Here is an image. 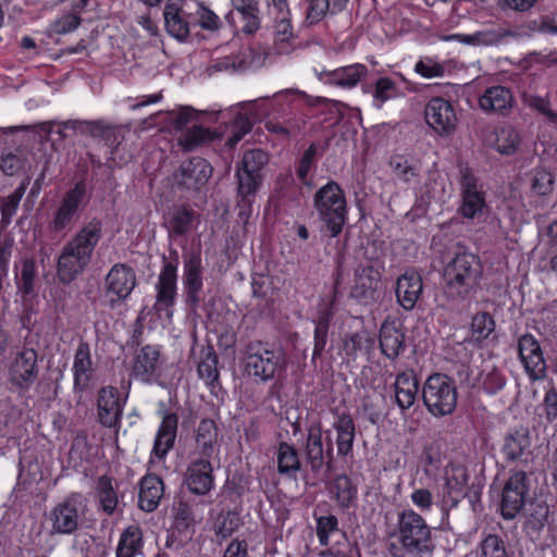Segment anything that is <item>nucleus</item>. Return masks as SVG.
<instances>
[{"label":"nucleus","mask_w":557,"mask_h":557,"mask_svg":"<svg viewBox=\"0 0 557 557\" xmlns=\"http://www.w3.org/2000/svg\"><path fill=\"white\" fill-rule=\"evenodd\" d=\"M313 164V144L309 145V147L304 152L301 159L298 161L296 165V176L300 183L304 185L310 186V178L308 176L309 171Z\"/></svg>","instance_id":"69168bd1"},{"label":"nucleus","mask_w":557,"mask_h":557,"mask_svg":"<svg viewBox=\"0 0 557 557\" xmlns=\"http://www.w3.org/2000/svg\"><path fill=\"white\" fill-rule=\"evenodd\" d=\"M184 484L187 490L198 496L207 495L214 487L213 467L206 458H196L187 466Z\"/></svg>","instance_id":"4be33fe9"},{"label":"nucleus","mask_w":557,"mask_h":557,"mask_svg":"<svg viewBox=\"0 0 557 557\" xmlns=\"http://www.w3.org/2000/svg\"><path fill=\"white\" fill-rule=\"evenodd\" d=\"M123 406L119 389L108 385L99 389L97 396V419L104 428H115L121 423Z\"/></svg>","instance_id":"5701e85b"},{"label":"nucleus","mask_w":557,"mask_h":557,"mask_svg":"<svg viewBox=\"0 0 557 557\" xmlns=\"http://www.w3.org/2000/svg\"><path fill=\"white\" fill-rule=\"evenodd\" d=\"M195 500L180 499L173 506V522L166 546L171 547L177 542V546L191 540L197 523L194 512Z\"/></svg>","instance_id":"dca6fc26"},{"label":"nucleus","mask_w":557,"mask_h":557,"mask_svg":"<svg viewBox=\"0 0 557 557\" xmlns=\"http://www.w3.org/2000/svg\"><path fill=\"white\" fill-rule=\"evenodd\" d=\"M196 212L187 207L181 206L173 209L168 219L170 236H183L187 234L194 224Z\"/></svg>","instance_id":"37998d69"},{"label":"nucleus","mask_w":557,"mask_h":557,"mask_svg":"<svg viewBox=\"0 0 557 557\" xmlns=\"http://www.w3.org/2000/svg\"><path fill=\"white\" fill-rule=\"evenodd\" d=\"M549 508L545 502H533L527 509V523L533 530L542 529L548 518Z\"/></svg>","instance_id":"6e6d98bb"},{"label":"nucleus","mask_w":557,"mask_h":557,"mask_svg":"<svg viewBox=\"0 0 557 557\" xmlns=\"http://www.w3.org/2000/svg\"><path fill=\"white\" fill-rule=\"evenodd\" d=\"M462 203L459 212L463 218L473 219L485 206L484 194L478 189L475 176L466 169L461 175Z\"/></svg>","instance_id":"a878e982"},{"label":"nucleus","mask_w":557,"mask_h":557,"mask_svg":"<svg viewBox=\"0 0 557 557\" xmlns=\"http://www.w3.org/2000/svg\"><path fill=\"white\" fill-rule=\"evenodd\" d=\"M37 275L36 263L33 258H26L22 262L21 280L18 288L24 295H30L34 292L35 278Z\"/></svg>","instance_id":"4d7b16f0"},{"label":"nucleus","mask_w":557,"mask_h":557,"mask_svg":"<svg viewBox=\"0 0 557 557\" xmlns=\"http://www.w3.org/2000/svg\"><path fill=\"white\" fill-rule=\"evenodd\" d=\"M315 210L322 222L321 233L336 237L346 220V199L335 182H329L315 193Z\"/></svg>","instance_id":"39448f33"},{"label":"nucleus","mask_w":557,"mask_h":557,"mask_svg":"<svg viewBox=\"0 0 557 557\" xmlns=\"http://www.w3.org/2000/svg\"><path fill=\"white\" fill-rule=\"evenodd\" d=\"M424 116L428 125L442 136L451 134L457 125L454 107L442 97L432 98L428 102Z\"/></svg>","instance_id":"6ab92c4d"},{"label":"nucleus","mask_w":557,"mask_h":557,"mask_svg":"<svg viewBox=\"0 0 557 557\" xmlns=\"http://www.w3.org/2000/svg\"><path fill=\"white\" fill-rule=\"evenodd\" d=\"M345 106L339 101L329 100L326 98L315 97V127L319 126L325 132V145L334 136L332 129L341 122L344 116Z\"/></svg>","instance_id":"bb28decb"},{"label":"nucleus","mask_w":557,"mask_h":557,"mask_svg":"<svg viewBox=\"0 0 557 557\" xmlns=\"http://www.w3.org/2000/svg\"><path fill=\"white\" fill-rule=\"evenodd\" d=\"M515 103L513 95L508 87L495 85L485 89L479 99L480 108L485 112L507 115Z\"/></svg>","instance_id":"473e14b6"},{"label":"nucleus","mask_w":557,"mask_h":557,"mask_svg":"<svg viewBox=\"0 0 557 557\" xmlns=\"http://www.w3.org/2000/svg\"><path fill=\"white\" fill-rule=\"evenodd\" d=\"M414 72L424 78L442 77L445 73L444 65L431 58L418 61L414 65Z\"/></svg>","instance_id":"0e129e2a"},{"label":"nucleus","mask_w":557,"mask_h":557,"mask_svg":"<svg viewBox=\"0 0 557 557\" xmlns=\"http://www.w3.org/2000/svg\"><path fill=\"white\" fill-rule=\"evenodd\" d=\"M137 286V276L134 269L126 263H115L107 273L103 281V290L110 296L107 305L114 309L126 301Z\"/></svg>","instance_id":"ddd939ff"},{"label":"nucleus","mask_w":557,"mask_h":557,"mask_svg":"<svg viewBox=\"0 0 557 557\" xmlns=\"http://www.w3.org/2000/svg\"><path fill=\"white\" fill-rule=\"evenodd\" d=\"M519 143V135L513 127H503L496 135L495 149L502 154L510 156L517 151Z\"/></svg>","instance_id":"603ef678"},{"label":"nucleus","mask_w":557,"mask_h":557,"mask_svg":"<svg viewBox=\"0 0 557 557\" xmlns=\"http://www.w3.org/2000/svg\"><path fill=\"white\" fill-rule=\"evenodd\" d=\"M218 362L219 358L213 346L208 345L201 348L197 372L211 389L220 387Z\"/></svg>","instance_id":"79ce46f5"},{"label":"nucleus","mask_w":557,"mask_h":557,"mask_svg":"<svg viewBox=\"0 0 557 557\" xmlns=\"http://www.w3.org/2000/svg\"><path fill=\"white\" fill-rule=\"evenodd\" d=\"M395 403L401 411L411 408L416 401L419 383L412 370L403 371L396 375L393 384Z\"/></svg>","instance_id":"c9c22d12"},{"label":"nucleus","mask_w":557,"mask_h":557,"mask_svg":"<svg viewBox=\"0 0 557 557\" xmlns=\"http://www.w3.org/2000/svg\"><path fill=\"white\" fill-rule=\"evenodd\" d=\"M380 348L384 356L395 360L406 349L405 333L394 320H385L380 327Z\"/></svg>","instance_id":"7c9ffc66"},{"label":"nucleus","mask_w":557,"mask_h":557,"mask_svg":"<svg viewBox=\"0 0 557 557\" xmlns=\"http://www.w3.org/2000/svg\"><path fill=\"white\" fill-rule=\"evenodd\" d=\"M143 549V530L138 524H131L120 535L115 557H137L144 554Z\"/></svg>","instance_id":"58836bf2"},{"label":"nucleus","mask_w":557,"mask_h":557,"mask_svg":"<svg viewBox=\"0 0 557 557\" xmlns=\"http://www.w3.org/2000/svg\"><path fill=\"white\" fill-rule=\"evenodd\" d=\"M160 357L158 345L143 346L135 355L131 375L145 384L156 382L161 375Z\"/></svg>","instance_id":"aec40b11"},{"label":"nucleus","mask_w":557,"mask_h":557,"mask_svg":"<svg viewBox=\"0 0 557 557\" xmlns=\"http://www.w3.org/2000/svg\"><path fill=\"white\" fill-rule=\"evenodd\" d=\"M234 11L226 15V20L236 24V17L243 23L242 30L245 34H253L260 27L258 3L255 0H232Z\"/></svg>","instance_id":"72a5a7b5"},{"label":"nucleus","mask_w":557,"mask_h":557,"mask_svg":"<svg viewBox=\"0 0 557 557\" xmlns=\"http://www.w3.org/2000/svg\"><path fill=\"white\" fill-rule=\"evenodd\" d=\"M164 494V484L154 473L146 474L139 483L138 506L146 512H152L160 504Z\"/></svg>","instance_id":"f704fd0d"},{"label":"nucleus","mask_w":557,"mask_h":557,"mask_svg":"<svg viewBox=\"0 0 557 557\" xmlns=\"http://www.w3.org/2000/svg\"><path fill=\"white\" fill-rule=\"evenodd\" d=\"M212 174V168L207 160L196 157L183 162L175 173L176 183L186 189H199Z\"/></svg>","instance_id":"393cba45"},{"label":"nucleus","mask_w":557,"mask_h":557,"mask_svg":"<svg viewBox=\"0 0 557 557\" xmlns=\"http://www.w3.org/2000/svg\"><path fill=\"white\" fill-rule=\"evenodd\" d=\"M529 487L530 481L525 471L510 470L500 502V513L505 520L515 519L523 509Z\"/></svg>","instance_id":"4468645a"},{"label":"nucleus","mask_w":557,"mask_h":557,"mask_svg":"<svg viewBox=\"0 0 557 557\" xmlns=\"http://www.w3.org/2000/svg\"><path fill=\"white\" fill-rule=\"evenodd\" d=\"M87 511V498L78 492L69 494L49 512L51 533L70 535L83 523Z\"/></svg>","instance_id":"6e6552de"},{"label":"nucleus","mask_w":557,"mask_h":557,"mask_svg":"<svg viewBox=\"0 0 557 557\" xmlns=\"http://www.w3.org/2000/svg\"><path fill=\"white\" fill-rule=\"evenodd\" d=\"M269 162L268 154L262 149H251L243 154L236 168L237 198L239 214L250 211L255 197L262 184V171Z\"/></svg>","instance_id":"20e7f679"},{"label":"nucleus","mask_w":557,"mask_h":557,"mask_svg":"<svg viewBox=\"0 0 557 557\" xmlns=\"http://www.w3.org/2000/svg\"><path fill=\"white\" fill-rule=\"evenodd\" d=\"M90 195L84 180L74 184L62 197L59 207L49 222V231L60 234L71 230L74 222L79 218L81 212L88 205Z\"/></svg>","instance_id":"1a4fd4ad"},{"label":"nucleus","mask_w":557,"mask_h":557,"mask_svg":"<svg viewBox=\"0 0 557 557\" xmlns=\"http://www.w3.org/2000/svg\"><path fill=\"white\" fill-rule=\"evenodd\" d=\"M178 417L174 412L163 416L159 425L151 454L162 460L173 448L177 435Z\"/></svg>","instance_id":"2f4dec72"},{"label":"nucleus","mask_w":557,"mask_h":557,"mask_svg":"<svg viewBox=\"0 0 557 557\" xmlns=\"http://www.w3.org/2000/svg\"><path fill=\"white\" fill-rule=\"evenodd\" d=\"M53 145L45 140L35 143L30 150H27V157L33 168L41 165V172H48L52 159Z\"/></svg>","instance_id":"3c124183"},{"label":"nucleus","mask_w":557,"mask_h":557,"mask_svg":"<svg viewBox=\"0 0 557 557\" xmlns=\"http://www.w3.org/2000/svg\"><path fill=\"white\" fill-rule=\"evenodd\" d=\"M388 164L395 176L404 183H410L412 178L419 176L420 164L413 159H409L401 154H395L391 157Z\"/></svg>","instance_id":"a18cd8bd"},{"label":"nucleus","mask_w":557,"mask_h":557,"mask_svg":"<svg viewBox=\"0 0 557 557\" xmlns=\"http://www.w3.org/2000/svg\"><path fill=\"white\" fill-rule=\"evenodd\" d=\"M277 468L281 473L293 474L299 470V460L296 450L286 443H282L277 454Z\"/></svg>","instance_id":"864d4df0"},{"label":"nucleus","mask_w":557,"mask_h":557,"mask_svg":"<svg viewBox=\"0 0 557 557\" xmlns=\"http://www.w3.org/2000/svg\"><path fill=\"white\" fill-rule=\"evenodd\" d=\"M196 15L198 17V24L202 29L214 32L221 27L220 17L202 3L198 4Z\"/></svg>","instance_id":"e2e57ef3"},{"label":"nucleus","mask_w":557,"mask_h":557,"mask_svg":"<svg viewBox=\"0 0 557 557\" xmlns=\"http://www.w3.org/2000/svg\"><path fill=\"white\" fill-rule=\"evenodd\" d=\"M380 281L381 274L372 264H359L355 269V280L350 290L351 297L364 305L376 301Z\"/></svg>","instance_id":"412c9836"},{"label":"nucleus","mask_w":557,"mask_h":557,"mask_svg":"<svg viewBox=\"0 0 557 557\" xmlns=\"http://www.w3.org/2000/svg\"><path fill=\"white\" fill-rule=\"evenodd\" d=\"M476 557H513L506 536L496 533H482L476 546Z\"/></svg>","instance_id":"ea45409f"},{"label":"nucleus","mask_w":557,"mask_h":557,"mask_svg":"<svg viewBox=\"0 0 557 557\" xmlns=\"http://www.w3.org/2000/svg\"><path fill=\"white\" fill-rule=\"evenodd\" d=\"M252 128L251 121L240 112H237L225 125V129L215 134L210 128L202 126H193L183 133L178 138L180 146L186 151H193L197 146L213 140L216 136L225 138V146L230 149L243 139Z\"/></svg>","instance_id":"423d86ee"},{"label":"nucleus","mask_w":557,"mask_h":557,"mask_svg":"<svg viewBox=\"0 0 557 557\" xmlns=\"http://www.w3.org/2000/svg\"><path fill=\"white\" fill-rule=\"evenodd\" d=\"M423 292L421 275L414 270H408L396 282L397 302L406 311L412 310Z\"/></svg>","instance_id":"cd10ccee"},{"label":"nucleus","mask_w":557,"mask_h":557,"mask_svg":"<svg viewBox=\"0 0 557 557\" xmlns=\"http://www.w3.org/2000/svg\"><path fill=\"white\" fill-rule=\"evenodd\" d=\"M220 451L219 430L212 419L200 420L195 431V454L197 458L210 460Z\"/></svg>","instance_id":"c85d7f7f"},{"label":"nucleus","mask_w":557,"mask_h":557,"mask_svg":"<svg viewBox=\"0 0 557 557\" xmlns=\"http://www.w3.org/2000/svg\"><path fill=\"white\" fill-rule=\"evenodd\" d=\"M72 371L73 393L78 395V401H81L83 394L89 389L96 372V366L91 358L90 346L87 342H79L74 354Z\"/></svg>","instance_id":"a211bd4d"},{"label":"nucleus","mask_w":557,"mask_h":557,"mask_svg":"<svg viewBox=\"0 0 557 557\" xmlns=\"http://www.w3.org/2000/svg\"><path fill=\"white\" fill-rule=\"evenodd\" d=\"M519 358L530 379L539 380L545 375L546 363L540 343L532 334H524L518 341Z\"/></svg>","instance_id":"b1692460"},{"label":"nucleus","mask_w":557,"mask_h":557,"mask_svg":"<svg viewBox=\"0 0 557 557\" xmlns=\"http://www.w3.org/2000/svg\"><path fill=\"white\" fill-rule=\"evenodd\" d=\"M165 29L170 36L181 42L187 40L190 29L185 12L178 0H168L163 10Z\"/></svg>","instance_id":"e433bc0d"},{"label":"nucleus","mask_w":557,"mask_h":557,"mask_svg":"<svg viewBox=\"0 0 557 557\" xmlns=\"http://www.w3.org/2000/svg\"><path fill=\"white\" fill-rule=\"evenodd\" d=\"M102 226L101 220L92 218L64 244L57 260V276L61 284L69 285L85 272L102 238Z\"/></svg>","instance_id":"f257e3e1"},{"label":"nucleus","mask_w":557,"mask_h":557,"mask_svg":"<svg viewBox=\"0 0 557 557\" xmlns=\"http://www.w3.org/2000/svg\"><path fill=\"white\" fill-rule=\"evenodd\" d=\"M396 534L401 548L409 555L422 557L435 549L432 528L412 509L398 513Z\"/></svg>","instance_id":"7ed1b4c3"},{"label":"nucleus","mask_w":557,"mask_h":557,"mask_svg":"<svg viewBox=\"0 0 557 557\" xmlns=\"http://www.w3.org/2000/svg\"><path fill=\"white\" fill-rule=\"evenodd\" d=\"M96 138L102 139L110 148V153L113 154L123 140L122 129L104 124L103 121H101Z\"/></svg>","instance_id":"052dcab7"},{"label":"nucleus","mask_w":557,"mask_h":557,"mask_svg":"<svg viewBox=\"0 0 557 557\" xmlns=\"http://www.w3.org/2000/svg\"><path fill=\"white\" fill-rule=\"evenodd\" d=\"M401 96L403 92L389 77H380L374 83L373 99L376 108H381L386 101Z\"/></svg>","instance_id":"8fccbe9b"},{"label":"nucleus","mask_w":557,"mask_h":557,"mask_svg":"<svg viewBox=\"0 0 557 557\" xmlns=\"http://www.w3.org/2000/svg\"><path fill=\"white\" fill-rule=\"evenodd\" d=\"M234 58L238 72L260 66L262 63L260 53L252 47L243 48Z\"/></svg>","instance_id":"bf43d9fd"},{"label":"nucleus","mask_w":557,"mask_h":557,"mask_svg":"<svg viewBox=\"0 0 557 557\" xmlns=\"http://www.w3.org/2000/svg\"><path fill=\"white\" fill-rule=\"evenodd\" d=\"M480 258L471 252H457L444 268V294L453 302L467 300L480 287L482 277Z\"/></svg>","instance_id":"f03ea898"},{"label":"nucleus","mask_w":557,"mask_h":557,"mask_svg":"<svg viewBox=\"0 0 557 557\" xmlns=\"http://www.w3.org/2000/svg\"><path fill=\"white\" fill-rule=\"evenodd\" d=\"M333 318L331 306H326L319 312V319L315 323V356L324 348L330 321Z\"/></svg>","instance_id":"5fc2aeb1"},{"label":"nucleus","mask_w":557,"mask_h":557,"mask_svg":"<svg viewBox=\"0 0 557 557\" xmlns=\"http://www.w3.org/2000/svg\"><path fill=\"white\" fill-rule=\"evenodd\" d=\"M30 175H26V177L21 182L20 186L8 197L1 199V220L4 225H9L12 221V218L16 213L20 201L23 198L29 183Z\"/></svg>","instance_id":"49530a36"},{"label":"nucleus","mask_w":557,"mask_h":557,"mask_svg":"<svg viewBox=\"0 0 557 557\" xmlns=\"http://www.w3.org/2000/svg\"><path fill=\"white\" fill-rule=\"evenodd\" d=\"M33 164L27 157V150L24 148L4 149L0 157V170L3 174L12 176L20 171L28 172Z\"/></svg>","instance_id":"a19ab883"},{"label":"nucleus","mask_w":557,"mask_h":557,"mask_svg":"<svg viewBox=\"0 0 557 557\" xmlns=\"http://www.w3.org/2000/svg\"><path fill=\"white\" fill-rule=\"evenodd\" d=\"M97 496L100 508L107 513L112 515L117 506V494L113 487L112 478L101 475L97 481Z\"/></svg>","instance_id":"de8ad7c7"},{"label":"nucleus","mask_w":557,"mask_h":557,"mask_svg":"<svg viewBox=\"0 0 557 557\" xmlns=\"http://www.w3.org/2000/svg\"><path fill=\"white\" fill-rule=\"evenodd\" d=\"M368 73L366 65L355 63L348 66L338 67L329 73H320L319 79L344 88L355 87Z\"/></svg>","instance_id":"4c0bfd02"},{"label":"nucleus","mask_w":557,"mask_h":557,"mask_svg":"<svg viewBox=\"0 0 557 557\" xmlns=\"http://www.w3.org/2000/svg\"><path fill=\"white\" fill-rule=\"evenodd\" d=\"M495 320L486 311L476 312L471 321V336L475 342H483L495 331Z\"/></svg>","instance_id":"09e8293b"},{"label":"nucleus","mask_w":557,"mask_h":557,"mask_svg":"<svg viewBox=\"0 0 557 557\" xmlns=\"http://www.w3.org/2000/svg\"><path fill=\"white\" fill-rule=\"evenodd\" d=\"M529 106L545 115L549 123L557 125V112L552 109V103L548 98L531 96L529 98Z\"/></svg>","instance_id":"774afa93"},{"label":"nucleus","mask_w":557,"mask_h":557,"mask_svg":"<svg viewBox=\"0 0 557 557\" xmlns=\"http://www.w3.org/2000/svg\"><path fill=\"white\" fill-rule=\"evenodd\" d=\"M82 18L73 13H67L54 20L50 26L49 32L58 35H64L74 32L81 25Z\"/></svg>","instance_id":"680f3d73"},{"label":"nucleus","mask_w":557,"mask_h":557,"mask_svg":"<svg viewBox=\"0 0 557 557\" xmlns=\"http://www.w3.org/2000/svg\"><path fill=\"white\" fill-rule=\"evenodd\" d=\"M457 397L455 381L446 374L434 373L423 384V404L435 418L451 414L457 406Z\"/></svg>","instance_id":"0eeeda50"},{"label":"nucleus","mask_w":557,"mask_h":557,"mask_svg":"<svg viewBox=\"0 0 557 557\" xmlns=\"http://www.w3.org/2000/svg\"><path fill=\"white\" fill-rule=\"evenodd\" d=\"M182 281L185 304L190 311H196L203 289V265L200 251L188 250L183 253Z\"/></svg>","instance_id":"f8f14e48"},{"label":"nucleus","mask_w":557,"mask_h":557,"mask_svg":"<svg viewBox=\"0 0 557 557\" xmlns=\"http://www.w3.org/2000/svg\"><path fill=\"white\" fill-rule=\"evenodd\" d=\"M323 478L325 490L331 499H334L342 510H347L356 505L358 488L346 474H334L333 457L327 455Z\"/></svg>","instance_id":"2eb2a0df"},{"label":"nucleus","mask_w":557,"mask_h":557,"mask_svg":"<svg viewBox=\"0 0 557 557\" xmlns=\"http://www.w3.org/2000/svg\"><path fill=\"white\" fill-rule=\"evenodd\" d=\"M38 352L24 345L12 354L8 367V382L18 393H26L39 377Z\"/></svg>","instance_id":"9d476101"},{"label":"nucleus","mask_w":557,"mask_h":557,"mask_svg":"<svg viewBox=\"0 0 557 557\" xmlns=\"http://www.w3.org/2000/svg\"><path fill=\"white\" fill-rule=\"evenodd\" d=\"M163 264L158 275L156 283V311H165L170 317L171 309L176 302L177 296V267H178V252L171 249L170 257L162 258Z\"/></svg>","instance_id":"9b49d317"},{"label":"nucleus","mask_w":557,"mask_h":557,"mask_svg":"<svg viewBox=\"0 0 557 557\" xmlns=\"http://www.w3.org/2000/svg\"><path fill=\"white\" fill-rule=\"evenodd\" d=\"M531 436L527 426L520 425L510 429L504 437L502 451L508 461H522L531 455Z\"/></svg>","instance_id":"c756f323"},{"label":"nucleus","mask_w":557,"mask_h":557,"mask_svg":"<svg viewBox=\"0 0 557 557\" xmlns=\"http://www.w3.org/2000/svg\"><path fill=\"white\" fill-rule=\"evenodd\" d=\"M274 101L278 104L287 103L295 106L298 102H304L309 106L312 104V99L309 95L297 89H286L274 95Z\"/></svg>","instance_id":"338daca9"},{"label":"nucleus","mask_w":557,"mask_h":557,"mask_svg":"<svg viewBox=\"0 0 557 557\" xmlns=\"http://www.w3.org/2000/svg\"><path fill=\"white\" fill-rule=\"evenodd\" d=\"M531 189L539 196H546L553 193L554 176L546 170H536L531 180Z\"/></svg>","instance_id":"13d9d810"},{"label":"nucleus","mask_w":557,"mask_h":557,"mask_svg":"<svg viewBox=\"0 0 557 557\" xmlns=\"http://www.w3.org/2000/svg\"><path fill=\"white\" fill-rule=\"evenodd\" d=\"M278 356L260 342L247 346L245 355V370L255 377L267 381L273 377L277 366Z\"/></svg>","instance_id":"f3484780"},{"label":"nucleus","mask_w":557,"mask_h":557,"mask_svg":"<svg viewBox=\"0 0 557 557\" xmlns=\"http://www.w3.org/2000/svg\"><path fill=\"white\" fill-rule=\"evenodd\" d=\"M315 534L321 545H330V540L347 541L345 532L338 528V519L334 515L321 516L315 520Z\"/></svg>","instance_id":"c03bdc74"}]
</instances>
